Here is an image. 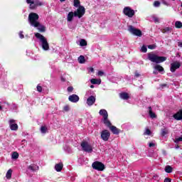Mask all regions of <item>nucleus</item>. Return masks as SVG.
<instances>
[{"instance_id":"nucleus-1","label":"nucleus","mask_w":182,"mask_h":182,"mask_svg":"<svg viewBox=\"0 0 182 182\" xmlns=\"http://www.w3.org/2000/svg\"><path fill=\"white\" fill-rule=\"evenodd\" d=\"M148 59L151 62H153L154 63H162V62H165V60H167V58L163 57V56H159L156 53L151 52L147 54Z\"/></svg>"},{"instance_id":"nucleus-2","label":"nucleus","mask_w":182,"mask_h":182,"mask_svg":"<svg viewBox=\"0 0 182 182\" xmlns=\"http://www.w3.org/2000/svg\"><path fill=\"white\" fill-rule=\"evenodd\" d=\"M39 15L36 13H31L28 15V21L31 26H34V28H38L39 26Z\"/></svg>"},{"instance_id":"nucleus-3","label":"nucleus","mask_w":182,"mask_h":182,"mask_svg":"<svg viewBox=\"0 0 182 182\" xmlns=\"http://www.w3.org/2000/svg\"><path fill=\"white\" fill-rule=\"evenodd\" d=\"M35 36L37 39H39L40 42H41L43 49L44 50H49V43H48L46 38L39 33H36Z\"/></svg>"},{"instance_id":"nucleus-4","label":"nucleus","mask_w":182,"mask_h":182,"mask_svg":"<svg viewBox=\"0 0 182 182\" xmlns=\"http://www.w3.org/2000/svg\"><path fill=\"white\" fill-rule=\"evenodd\" d=\"M26 3L30 4V9H36L38 6H42L43 4L39 0H26Z\"/></svg>"},{"instance_id":"nucleus-5","label":"nucleus","mask_w":182,"mask_h":182,"mask_svg":"<svg viewBox=\"0 0 182 182\" xmlns=\"http://www.w3.org/2000/svg\"><path fill=\"white\" fill-rule=\"evenodd\" d=\"M80 145L84 151H87V153H92L93 151V147L87 141H83Z\"/></svg>"},{"instance_id":"nucleus-6","label":"nucleus","mask_w":182,"mask_h":182,"mask_svg":"<svg viewBox=\"0 0 182 182\" xmlns=\"http://www.w3.org/2000/svg\"><path fill=\"white\" fill-rule=\"evenodd\" d=\"M86 10L84 6H80L76 11L74 12V16L77 18H82L85 15Z\"/></svg>"},{"instance_id":"nucleus-7","label":"nucleus","mask_w":182,"mask_h":182,"mask_svg":"<svg viewBox=\"0 0 182 182\" xmlns=\"http://www.w3.org/2000/svg\"><path fill=\"white\" fill-rule=\"evenodd\" d=\"M92 168L98 171H103L105 170V164L100 161H95L92 164Z\"/></svg>"},{"instance_id":"nucleus-8","label":"nucleus","mask_w":182,"mask_h":182,"mask_svg":"<svg viewBox=\"0 0 182 182\" xmlns=\"http://www.w3.org/2000/svg\"><path fill=\"white\" fill-rule=\"evenodd\" d=\"M128 31L132 33V35H135V36H141V31L140 29L136 28L132 26H129Z\"/></svg>"},{"instance_id":"nucleus-9","label":"nucleus","mask_w":182,"mask_h":182,"mask_svg":"<svg viewBox=\"0 0 182 182\" xmlns=\"http://www.w3.org/2000/svg\"><path fill=\"white\" fill-rule=\"evenodd\" d=\"M123 13L129 18H133V16H134V10L132 9L130 7H125Z\"/></svg>"},{"instance_id":"nucleus-10","label":"nucleus","mask_w":182,"mask_h":182,"mask_svg":"<svg viewBox=\"0 0 182 182\" xmlns=\"http://www.w3.org/2000/svg\"><path fill=\"white\" fill-rule=\"evenodd\" d=\"M181 66V63L178 61H175L171 64L170 70L173 73L177 70V69H180V67Z\"/></svg>"},{"instance_id":"nucleus-11","label":"nucleus","mask_w":182,"mask_h":182,"mask_svg":"<svg viewBox=\"0 0 182 182\" xmlns=\"http://www.w3.org/2000/svg\"><path fill=\"white\" fill-rule=\"evenodd\" d=\"M110 137V132L108 130H104L101 132V138L104 141H107Z\"/></svg>"},{"instance_id":"nucleus-12","label":"nucleus","mask_w":182,"mask_h":182,"mask_svg":"<svg viewBox=\"0 0 182 182\" xmlns=\"http://www.w3.org/2000/svg\"><path fill=\"white\" fill-rule=\"evenodd\" d=\"M9 126H10L11 130H14V131L18 130V124L15 122L14 119L9 120Z\"/></svg>"},{"instance_id":"nucleus-13","label":"nucleus","mask_w":182,"mask_h":182,"mask_svg":"<svg viewBox=\"0 0 182 182\" xmlns=\"http://www.w3.org/2000/svg\"><path fill=\"white\" fill-rule=\"evenodd\" d=\"M68 100H70V102H72L73 103H77V102H79V96L74 94L70 95Z\"/></svg>"},{"instance_id":"nucleus-14","label":"nucleus","mask_w":182,"mask_h":182,"mask_svg":"<svg viewBox=\"0 0 182 182\" xmlns=\"http://www.w3.org/2000/svg\"><path fill=\"white\" fill-rule=\"evenodd\" d=\"M95 102H96V97L95 96H90L87 100L88 106H92V105H95Z\"/></svg>"},{"instance_id":"nucleus-15","label":"nucleus","mask_w":182,"mask_h":182,"mask_svg":"<svg viewBox=\"0 0 182 182\" xmlns=\"http://www.w3.org/2000/svg\"><path fill=\"white\" fill-rule=\"evenodd\" d=\"M173 117L175 120H182V109L174 114Z\"/></svg>"},{"instance_id":"nucleus-16","label":"nucleus","mask_w":182,"mask_h":182,"mask_svg":"<svg viewBox=\"0 0 182 182\" xmlns=\"http://www.w3.org/2000/svg\"><path fill=\"white\" fill-rule=\"evenodd\" d=\"M109 130H111L113 134H119V133H120V130H119V129L114 126L109 127Z\"/></svg>"},{"instance_id":"nucleus-17","label":"nucleus","mask_w":182,"mask_h":182,"mask_svg":"<svg viewBox=\"0 0 182 182\" xmlns=\"http://www.w3.org/2000/svg\"><path fill=\"white\" fill-rule=\"evenodd\" d=\"M73 16H75V12L70 11L68 13L67 16V21L68 22H72L73 21Z\"/></svg>"},{"instance_id":"nucleus-18","label":"nucleus","mask_w":182,"mask_h":182,"mask_svg":"<svg viewBox=\"0 0 182 182\" xmlns=\"http://www.w3.org/2000/svg\"><path fill=\"white\" fill-rule=\"evenodd\" d=\"M28 170H31V171H36L37 170H39V166L38 165L33 164L28 167Z\"/></svg>"},{"instance_id":"nucleus-19","label":"nucleus","mask_w":182,"mask_h":182,"mask_svg":"<svg viewBox=\"0 0 182 182\" xmlns=\"http://www.w3.org/2000/svg\"><path fill=\"white\" fill-rule=\"evenodd\" d=\"M90 82L92 85H100V83H102V80L92 78L90 80Z\"/></svg>"},{"instance_id":"nucleus-20","label":"nucleus","mask_w":182,"mask_h":182,"mask_svg":"<svg viewBox=\"0 0 182 182\" xmlns=\"http://www.w3.org/2000/svg\"><path fill=\"white\" fill-rule=\"evenodd\" d=\"M121 99H123L124 100H127L130 96H129V93L127 92H122L119 95Z\"/></svg>"},{"instance_id":"nucleus-21","label":"nucleus","mask_w":182,"mask_h":182,"mask_svg":"<svg viewBox=\"0 0 182 182\" xmlns=\"http://www.w3.org/2000/svg\"><path fill=\"white\" fill-rule=\"evenodd\" d=\"M149 113L151 119H156L157 117V115H156V113L153 112V109H151V107H149Z\"/></svg>"},{"instance_id":"nucleus-22","label":"nucleus","mask_w":182,"mask_h":182,"mask_svg":"<svg viewBox=\"0 0 182 182\" xmlns=\"http://www.w3.org/2000/svg\"><path fill=\"white\" fill-rule=\"evenodd\" d=\"M55 168L56 171H62V168H63V164L60 163V164H55Z\"/></svg>"},{"instance_id":"nucleus-23","label":"nucleus","mask_w":182,"mask_h":182,"mask_svg":"<svg viewBox=\"0 0 182 182\" xmlns=\"http://www.w3.org/2000/svg\"><path fill=\"white\" fill-rule=\"evenodd\" d=\"M38 30L39 32H45L46 31V28L45 26L41 24V23H38V26H37Z\"/></svg>"},{"instance_id":"nucleus-24","label":"nucleus","mask_w":182,"mask_h":182,"mask_svg":"<svg viewBox=\"0 0 182 182\" xmlns=\"http://www.w3.org/2000/svg\"><path fill=\"white\" fill-rule=\"evenodd\" d=\"M100 114L101 116H102L103 119L106 118V117H108V114H107V111H106V109H101L100 111Z\"/></svg>"},{"instance_id":"nucleus-25","label":"nucleus","mask_w":182,"mask_h":182,"mask_svg":"<svg viewBox=\"0 0 182 182\" xmlns=\"http://www.w3.org/2000/svg\"><path fill=\"white\" fill-rule=\"evenodd\" d=\"M6 178L8 180H11V178H12V169H9L6 174Z\"/></svg>"},{"instance_id":"nucleus-26","label":"nucleus","mask_w":182,"mask_h":182,"mask_svg":"<svg viewBox=\"0 0 182 182\" xmlns=\"http://www.w3.org/2000/svg\"><path fill=\"white\" fill-rule=\"evenodd\" d=\"M154 69H156V70H158V72H164V68L160 65H155Z\"/></svg>"},{"instance_id":"nucleus-27","label":"nucleus","mask_w":182,"mask_h":182,"mask_svg":"<svg viewBox=\"0 0 182 182\" xmlns=\"http://www.w3.org/2000/svg\"><path fill=\"white\" fill-rule=\"evenodd\" d=\"M165 171L166 173H173V167L168 165L165 167Z\"/></svg>"},{"instance_id":"nucleus-28","label":"nucleus","mask_w":182,"mask_h":182,"mask_svg":"<svg viewBox=\"0 0 182 182\" xmlns=\"http://www.w3.org/2000/svg\"><path fill=\"white\" fill-rule=\"evenodd\" d=\"M104 119V123L106 126H107V127H110L112 126V123H110V121H109V119H107V117L106 118H103Z\"/></svg>"},{"instance_id":"nucleus-29","label":"nucleus","mask_w":182,"mask_h":182,"mask_svg":"<svg viewBox=\"0 0 182 182\" xmlns=\"http://www.w3.org/2000/svg\"><path fill=\"white\" fill-rule=\"evenodd\" d=\"M175 28H177L178 29H180L182 28V23L181 21H176L175 22Z\"/></svg>"},{"instance_id":"nucleus-30","label":"nucleus","mask_w":182,"mask_h":182,"mask_svg":"<svg viewBox=\"0 0 182 182\" xmlns=\"http://www.w3.org/2000/svg\"><path fill=\"white\" fill-rule=\"evenodd\" d=\"M80 46H87V41L85 39H81L80 41Z\"/></svg>"},{"instance_id":"nucleus-31","label":"nucleus","mask_w":182,"mask_h":182,"mask_svg":"<svg viewBox=\"0 0 182 182\" xmlns=\"http://www.w3.org/2000/svg\"><path fill=\"white\" fill-rule=\"evenodd\" d=\"M78 62L79 63H85L86 62V60L85 59V56L80 55L78 58Z\"/></svg>"},{"instance_id":"nucleus-32","label":"nucleus","mask_w":182,"mask_h":182,"mask_svg":"<svg viewBox=\"0 0 182 182\" xmlns=\"http://www.w3.org/2000/svg\"><path fill=\"white\" fill-rule=\"evenodd\" d=\"M174 143H180L182 141V135L181 136H177L173 139Z\"/></svg>"},{"instance_id":"nucleus-33","label":"nucleus","mask_w":182,"mask_h":182,"mask_svg":"<svg viewBox=\"0 0 182 182\" xmlns=\"http://www.w3.org/2000/svg\"><path fill=\"white\" fill-rule=\"evenodd\" d=\"M79 5H80V0H74V6L75 8H79Z\"/></svg>"},{"instance_id":"nucleus-34","label":"nucleus","mask_w":182,"mask_h":182,"mask_svg":"<svg viewBox=\"0 0 182 182\" xmlns=\"http://www.w3.org/2000/svg\"><path fill=\"white\" fill-rule=\"evenodd\" d=\"M171 28L170 27H166L165 28L161 29L162 33H166V32H170Z\"/></svg>"},{"instance_id":"nucleus-35","label":"nucleus","mask_w":182,"mask_h":182,"mask_svg":"<svg viewBox=\"0 0 182 182\" xmlns=\"http://www.w3.org/2000/svg\"><path fill=\"white\" fill-rule=\"evenodd\" d=\"M18 157H19V154H18V152H13L12 159H14L15 160H16V159H18Z\"/></svg>"},{"instance_id":"nucleus-36","label":"nucleus","mask_w":182,"mask_h":182,"mask_svg":"<svg viewBox=\"0 0 182 182\" xmlns=\"http://www.w3.org/2000/svg\"><path fill=\"white\" fill-rule=\"evenodd\" d=\"M166 134H168V129L164 128V129H162L161 135L166 136Z\"/></svg>"},{"instance_id":"nucleus-37","label":"nucleus","mask_w":182,"mask_h":182,"mask_svg":"<svg viewBox=\"0 0 182 182\" xmlns=\"http://www.w3.org/2000/svg\"><path fill=\"white\" fill-rule=\"evenodd\" d=\"M161 3L159 1H155L154 2V6H155V8H159V6H160Z\"/></svg>"},{"instance_id":"nucleus-38","label":"nucleus","mask_w":182,"mask_h":182,"mask_svg":"<svg viewBox=\"0 0 182 182\" xmlns=\"http://www.w3.org/2000/svg\"><path fill=\"white\" fill-rule=\"evenodd\" d=\"M48 130V128L45 126L41 127V133H46V131Z\"/></svg>"},{"instance_id":"nucleus-39","label":"nucleus","mask_w":182,"mask_h":182,"mask_svg":"<svg viewBox=\"0 0 182 182\" xmlns=\"http://www.w3.org/2000/svg\"><path fill=\"white\" fill-rule=\"evenodd\" d=\"M141 51L146 53V52H147V47H146V46H143L141 48Z\"/></svg>"},{"instance_id":"nucleus-40","label":"nucleus","mask_w":182,"mask_h":182,"mask_svg":"<svg viewBox=\"0 0 182 182\" xmlns=\"http://www.w3.org/2000/svg\"><path fill=\"white\" fill-rule=\"evenodd\" d=\"M144 134H146L147 136H150L151 134V131L150 129H146Z\"/></svg>"},{"instance_id":"nucleus-41","label":"nucleus","mask_w":182,"mask_h":182,"mask_svg":"<svg viewBox=\"0 0 182 182\" xmlns=\"http://www.w3.org/2000/svg\"><path fill=\"white\" fill-rule=\"evenodd\" d=\"M156 44H151L148 46L149 49H156Z\"/></svg>"},{"instance_id":"nucleus-42","label":"nucleus","mask_w":182,"mask_h":182,"mask_svg":"<svg viewBox=\"0 0 182 182\" xmlns=\"http://www.w3.org/2000/svg\"><path fill=\"white\" fill-rule=\"evenodd\" d=\"M69 109H70L69 105H66L64 107L63 110L65 112H69Z\"/></svg>"},{"instance_id":"nucleus-43","label":"nucleus","mask_w":182,"mask_h":182,"mask_svg":"<svg viewBox=\"0 0 182 182\" xmlns=\"http://www.w3.org/2000/svg\"><path fill=\"white\" fill-rule=\"evenodd\" d=\"M98 76H103L105 75V73L102 70L98 71L97 73Z\"/></svg>"},{"instance_id":"nucleus-44","label":"nucleus","mask_w":182,"mask_h":182,"mask_svg":"<svg viewBox=\"0 0 182 182\" xmlns=\"http://www.w3.org/2000/svg\"><path fill=\"white\" fill-rule=\"evenodd\" d=\"M68 92H73V87H68Z\"/></svg>"},{"instance_id":"nucleus-45","label":"nucleus","mask_w":182,"mask_h":182,"mask_svg":"<svg viewBox=\"0 0 182 182\" xmlns=\"http://www.w3.org/2000/svg\"><path fill=\"white\" fill-rule=\"evenodd\" d=\"M164 182H171V178H166L164 181Z\"/></svg>"},{"instance_id":"nucleus-46","label":"nucleus","mask_w":182,"mask_h":182,"mask_svg":"<svg viewBox=\"0 0 182 182\" xmlns=\"http://www.w3.org/2000/svg\"><path fill=\"white\" fill-rule=\"evenodd\" d=\"M37 90H38V92H42V87H41L40 85H38L37 86Z\"/></svg>"},{"instance_id":"nucleus-47","label":"nucleus","mask_w":182,"mask_h":182,"mask_svg":"<svg viewBox=\"0 0 182 182\" xmlns=\"http://www.w3.org/2000/svg\"><path fill=\"white\" fill-rule=\"evenodd\" d=\"M154 146H156V144L153 142L149 143V147H154Z\"/></svg>"},{"instance_id":"nucleus-48","label":"nucleus","mask_w":182,"mask_h":182,"mask_svg":"<svg viewBox=\"0 0 182 182\" xmlns=\"http://www.w3.org/2000/svg\"><path fill=\"white\" fill-rule=\"evenodd\" d=\"M89 71L92 72L93 73V72H95V69L91 67V68H89Z\"/></svg>"},{"instance_id":"nucleus-49","label":"nucleus","mask_w":182,"mask_h":182,"mask_svg":"<svg viewBox=\"0 0 182 182\" xmlns=\"http://www.w3.org/2000/svg\"><path fill=\"white\" fill-rule=\"evenodd\" d=\"M154 22H159L160 19H159V18H154Z\"/></svg>"},{"instance_id":"nucleus-50","label":"nucleus","mask_w":182,"mask_h":182,"mask_svg":"<svg viewBox=\"0 0 182 182\" xmlns=\"http://www.w3.org/2000/svg\"><path fill=\"white\" fill-rule=\"evenodd\" d=\"M178 46H179V48H182V42H178Z\"/></svg>"},{"instance_id":"nucleus-51","label":"nucleus","mask_w":182,"mask_h":182,"mask_svg":"<svg viewBox=\"0 0 182 182\" xmlns=\"http://www.w3.org/2000/svg\"><path fill=\"white\" fill-rule=\"evenodd\" d=\"M175 148H176V149H180V146L176 145V146H175Z\"/></svg>"},{"instance_id":"nucleus-52","label":"nucleus","mask_w":182,"mask_h":182,"mask_svg":"<svg viewBox=\"0 0 182 182\" xmlns=\"http://www.w3.org/2000/svg\"><path fill=\"white\" fill-rule=\"evenodd\" d=\"M20 38L22 39L23 38V34H20Z\"/></svg>"},{"instance_id":"nucleus-53","label":"nucleus","mask_w":182,"mask_h":182,"mask_svg":"<svg viewBox=\"0 0 182 182\" xmlns=\"http://www.w3.org/2000/svg\"><path fill=\"white\" fill-rule=\"evenodd\" d=\"M136 77H139L140 76V75L136 74Z\"/></svg>"},{"instance_id":"nucleus-54","label":"nucleus","mask_w":182,"mask_h":182,"mask_svg":"<svg viewBox=\"0 0 182 182\" xmlns=\"http://www.w3.org/2000/svg\"><path fill=\"white\" fill-rule=\"evenodd\" d=\"M90 87H91V89H93V87H95V86L94 85H90Z\"/></svg>"},{"instance_id":"nucleus-55","label":"nucleus","mask_w":182,"mask_h":182,"mask_svg":"<svg viewBox=\"0 0 182 182\" xmlns=\"http://www.w3.org/2000/svg\"><path fill=\"white\" fill-rule=\"evenodd\" d=\"M66 0H60V2H65Z\"/></svg>"},{"instance_id":"nucleus-56","label":"nucleus","mask_w":182,"mask_h":182,"mask_svg":"<svg viewBox=\"0 0 182 182\" xmlns=\"http://www.w3.org/2000/svg\"><path fill=\"white\" fill-rule=\"evenodd\" d=\"M2 109V106L0 105V110Z\"/></svg>"}]
</instances>
